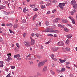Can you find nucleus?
Masks as SVG:
<instances>
[{
  "instance_id": "obj_1",
  "label": "nucleus",
  "mask_w": 77,
  "mask_h": 77,
  "mask_svg": "<svg viewBox=\"0 0 77 77\" xmlns=\"http://www.w3.org/2000/svg\"><path fill=\"white\" fill-rule=\"evenodd\" d=\"M24 45H25L26 47H30V42H26V41H25L23 42Z\"/></svg>"
},
{
  "instance_id": "obj_2",
  "label": "nucleus",
  "mask_w": 77,
  "mask_h": 77,
  "mask_svg": "<svg viewBox=\"0 0 77 77\" xmlns=\"http://www.w3.org/2000/svg\"><path fill=\"white\" fill-rule=\"evenodd\" d=\"M66 4V3H60L59 5V6L60 8H62Z\"/></svg>"
},
{
  "instance_id": "obj_3",
  "label": "nucleus",
  "mask_w": 77,
  "mask_h": 77,
  "mask_svg": "<svg viewBox=\"0 0 77 77\" xmlns=\"http://www.w3.org/2000/svg\"><path fill=\"white\" fill-rule=\"evenodd\" d=\"M44 64H45V63H44L43 62V61H42L38 64V66L39 68H41V67H42V66L44 65Z\"/></svg>"
},
{
  "instance_id": "obj_4",
  "label": "nucleus",
  "mask_w": 77,
  "mask_h": 77,
  "mask_svg": "<svg viewBox=\"0 0 77 77\" xmlns=\"http://www.w3.org/2000/svg\"><path fill=\"white\" fill-rule=\"evenodd\" d=\"M51 28H49L45 29V30L42 31V32H49L51 31Z\"/></svg>"
},
{
  "instance_id": "obj_5",
  "label": "nucleus",
  "mask_w": 77,
  "mask_h": 77,
  "mask_svg": "<svg viewBox=\"0 0 77 77\" xmlns=\"http://www.w3.org/2000/svg\"><path fill=\"white\" fill-rule=\"evenodd\" d=\"M31 45H33L34 44H35V41L31 38Z\"/></svg>"
},
{
  "instance_id": "obj_6",
  "label": "nucleus",
  "mask_w": 77,
  "mask_h": 77,
  "mask_svg": "<svg viewBox=\"0 0 77 77\" xmlns=\"http://www.w3.org/2000/svg\"><path fill=\"white\" fill-rule=\"evenodd\" d=\"M60 19V18H57L53 20L54 23H57L58 21Z\"/></svg>"
},
{
  "instance_id": "obj_7",
  "label": "nucleus",
  "mask_w": 77,
  "mask_h": 77,
  "mask_svg": "<svg viewBox=\"0 0 77 77\" xmlns=\"http://www.w3.org/2000/svg\"><path fill=\"white\" fill-rule=\"evenodd\" d=\"M63 43L61 42H59L57 44V45H64Z\"/></svg>"
},
{
  "instance_id": "obj_8",
  "label": "nucleus",
  "mask_w": 77,
  "mask_h": 77,
  "mask_svg": "<svg viewBox=\"0 0 77 77\" xmlns=\"http://www.w3.org/2000/svg\"><path fill=\"white\" fill-rule=\"evenodd\" d=\"M72 37V35L71 34H69L66 35V37L68 38V39H69L71 38V37Z\"/></svg>"
},
{
  "instance_id": "obj_9",
  "label": "nucleus",
  "mask_w": 77,
  "mask_h": 77,
  "mask_svg": "<svg viewBox=\"0 0 77 77\" xmlns=\"http://www.w3.org/2000/svg\"><path fill=\"white\" fill-rule=\"evenodd\" d=\"M8 56V58L10 60H12V58H11V57L10 56H11V54H7Z\"/></svg>"
},
{
  "instance_id": "obj_10",
  "label": "nucleus",
  "mask_w": 77,
  "mask_h": 77,
  "mask_svg": "<svg viewBox=\"0 0 77 77\" xmlns=\"http://www.w3.org/2000/svg\"><path fill=\"white\" fill-rule=\"evenodd\" d=\"M59 60H60V62H61V63H64L65 62H66V59H65L63 60H62L61 59H59Z\"/></svg>"
},
{
  "instance_id": "obj_11",
  "label": "nucleus",
  "mask_w": 77,
  "mask_h": 77,
  "mask_svg": "<svg viewBox=\"0 0 77 77\" xmlns=\"http://www.w3.org/2000/svg\"><path fill=\"white\" fill-rule=\"evenodd\" d=\"M58 50V48L57 47H54L53 49L52 50L53 51H56Z\"/></svg>"
},
{
  "instance_id": "obj_12",
  "label": "nucleus",
  "mask_w": 77,
  "mask_h": 77,
  "mask_svg": "<svg viewBox=\"0 0 77 77\" xmlns=\"http://www.w3.org/2000/svg\"><path fill=\"white\" fill-rule=\"evenodd\" d=\"M58 26L59 27H60V28H64V27H65V25H62L59 24H58Z\"/></svg>"
},
{
  "instance_id": "obj_13",
  "label": "nucleus",
  "mask_w": 77,
  "mask_h": 77,
  "mask_svg": "<svg viewBox=\"0 0 77 77\" xmlns=\"http://www.w3.org/2000/svg\"><path fill=\"white\" fill-rule=\"evenodd\" d=\"M75 3H76V2L74 0H72L71 2V4L72 5H74L75 4Z\"/></svg>"
},
{
  "instance_id": "obj_14",
  "label": "nucleus",
  "mask_w": 77,
  "mask_h": 77,
  "mask_svg": "<svg viewBox=\"0 0 77 77\" xmlns=\"http://www.w3.org/2000/svg\"><path fill=\"white\" fill-rule=\"evenodd\" d=\"M45 24L46 25V26H47L48 27L50 25H49V22H48V21L47 20L45 21Z\"/></svg>"
},
{
  "instance_id": "obj_15",
  "label": "nucleus",
  "mask_w": 77,
  "mask_h": 77,
  "mask_svg": "<svg viewBox=\"0 0 77 77\" xmlns=\"http://www.w3.org/2000/svg\"><path fill=\"white\" fill-rule=\"evenodd\" d=\"M5 8V6L3 5H0V10L1 9H3Z\"/></svg>"
},
{
  "instance_id": "obj_16",
  "label": "nucleus",
  "mask_w": 77,
  "mask_h": 77,
  "mask_svg": "<svg viewBox=\"0 0 77 77\" xmlns=\"http://www.w3.org/2000/svg\"><path fill=\"white\" fill-rule=\"evenodd\" d=\"M20 57V55L19 54L14 55V58H17V57Z\"/></svg>"
},
{
  "instance_id": "obj_17",
  "label": "nucleus",
  "mask_w": 77,
  "mask_h": 77,
  "mask_svg": "<svg viewBox=\"0 0 77 77\" xmlns=\"http://www.w3.org/2000/svg\"><path fill=\"white\" fill-rule=\"evenodd\" d=\"M30 6L31 8H33V9H34L35 8V5H30Z\"/></svg>"
},
{
  "instance_id": "obj_18",
  "label": "nucleus",
  "mask_w": 77,
  "mask_h": 77,
  "mask_svg": "<svg viewBox=\"0 0 77 77\" xmlns=\"http://www.w3.org/2000/svg\"><path fill=\"white\" fill-rule=\"evenodd\" d=\"M47 66H45L43 68V72H44L45 71L47 70Z\"/></svg>"
},
{
  "instance_id": "obj_19",
  "label": "nucleus",
  "mask_w": 77,
  "mask_h": 77,
  "mask_svg": "<svg viewBox=\"0 0 77 77\" xmlns=\"http://www.w3.org/2000/svg\"><path fill=\"white\" fill-rule=\"evenodd\" d=\"M62 23H66L68 22V21H67V20L63 19L62 20Z\"/></svg>"
},
{
  "instance_id": "obj_20",
  "label": "nucleus",
  "mask_w": 77,
  "mask_h": 77,
  "mask_svg": "<svg viewBox=\"0 0 77 77\" xmlns=\"http://www.w3.org/2000/svg\"><path fill=\"white\" fill-rule=\"evenodd\" d=\"M17 27H18V24H15L13 26L14 29H16V28H17Z\"/></svg>"
},
{
  "instance_id": "obj_21",
  "label": "nucleus",
  "mask_w": 77,
  "mask_h": 77,
  "mask_svg": "<svg viewBox=\"0 0 77 77\" xmlns=\"http://www.w3.org/2000/svg\"><path fill=\"white\" fill-rule=\"evenodd\" d=\"M41 7L42 9H44L45 8V6L44 5H42L41 6Z\"/></svg>"
},
{
  "instance_id": "obj_22",
  "label": "nucleus",
  "mask_w": 77,
  "mask_h": 77,
  "mask_svg": "<svg viewBox=\"0 0 77 77\" xmlns=\"http://www.w3.org/2000/svg\"><path fill=\"white\" fill-rule=\"evenodd\" d=\"M73 6L74 8V9L77 8V4H75L73 5Z\"/></svg>"
},
{
  "instance_id": "obj_23",
  "label": "nucleus",
  "mask_w": 77,
  "mask_h": 77,
  "mask_svg": "<svg viewBox=\"0 0 77 77\" xmlns=\"http://www.w3.org/2000/svg\"><path fill=\"white\" fill-rule=\"evenodd\" d=\"M75 12H76V11L75 10H73V11L72 10L71 11V13H72L71 14L72 15V14H74V13H75Z\"/></svg>"
},
{
  "instance_id": "obj_24",
  "label": "nucleus",
  "mask_w": 77,
  "mask_h": 77,
  "mask_svg": "<svg viewBox=\"0 0 77 77\" xmlns=\"http://www.w3.org/2000/svg\"><path fill=\"white\" fill-rule=\"evenodd\" d=\"M26 11H27V9L26 10V8H25L23 10V12L24 13H26Z\"/></svg>"
},
{
  "instance_id": "obj_25",
  "label": "nucleus",
  "mask_w": 77,
  "mask_h": 77,
  "mask_svg": "<svg viewBox=\"0 0 77 77\" xmlns=\"http://www.w3.org/2000/svg\"><path fill=\"white\" fill-rule=\"evenodd\" d=\"M65 49L67 51H70V49L69 48L66 47Z\"/></svg>"
},
{
  "instance_id": "obj_26",
  "label": "nucleus",
  "mask_w": 77,
  "mask_h": 77,
  "mask_svg": "<svg viewBox=\"0 0 77 77\" xmlns=\"http://www.w3.org/2000/svg\"><path fill=\"white\" fill-rule=\"evenodd\" d=\"M64 31L65 32H69V29H68L66 28H64Z\"/></svg>"
},
{
  "instance_id": "obj_27",
  "label": "nucleus",
  "mask_w": 77,
  "mask_h": 77,
  "mask_svg": "<svg viewBox=\"0 0 77 77\" xmlns=\"http://www.w3.org/2000/svg\"><path fill=\"white\" fill-rule=\"evenodd\" d=\"M41 22L40 21H37V24H38V25H39V26H41Z\"/></svg>"
},
{
  "instance_id": "obj_28",
  "label": "nucleus",
  "mask_w": 77,
  "mask_h": 77,
  "mask_svg": "<svg viewBox=\"0 0 77 77\" xmlns=\"http://www.w3.org/2000/svg\"><path fill=\"white\" fill-rule=\"evenodd\" d=\"M6 25L7 26H12L13 25H12V24L9 23H7L6 24Z\"/></svg>"
},
{
  "instance_id": "obj_29",
  "label": "nucleus",
  "mask_w": 77,
  "mask_h": 77,
  "mask_svg": "<svg viewBox=\"0 0 77 77\" xmlns=\"http://www.w3.org/2000/svg\"><path fill=\"white\" fill-rule=\"evenodd\" d=\"M51 74H52V75H54L55 74V73H54V72L53 71V70H51Z\"/></svg>"
},
{
  "instance_id": "obj_30",
  "label": "nucleus",
  "mask_w": 77,
  "mask_h": 77,
  "mask_svg": "<svg viewBox=\"0 0 77 77\" xmlns=\"http://www.w3.org/2000/svg\"><path fill=\"white\" fill-rule=\"evenodd\" d=\"M37 76H40V75H41V73H39V72H37Z\"/></svg>"
},
{
  "instance_id": "obj_31",
  "label": "nucleus",
  "mask_w": 77,
  "mask_h": 77,
  "mask_svg": "<svg viewBox=\"0 0 77 77\" xmlns=\"http://www.w3.org/2000/svg\"><path fill=\"white\" fill-rule=\"evenodd\" d=\"M37 57L38 59H41L42 58V57L41 55H37Z\"/></svg>"
},
{
  "instance_id": "obj_32",
  "label": "nucleus",
  "mask_w": 77,
  "mask_h": 77,
  "mask_svg": "<svg viewBox=\"0 0 77 77\" xmlns=\"http://www.w3.org/2000/svg\"><path fill=\"white\" fill-rule=\"evenodd\" d=\"M36 17H37V14H35L34 16V17H33V20H35Z\"/></svg>"
},
{
  "instance_id": "obj_33",
  "label": "nucleus",
  "mask_w": 77,
  "mask_h": 77,
  "mask_svg": "<svg viewBox=\"0 0 77 77\" xmlns=\"http://www.w3.org/2000/svg\"><path fill=\"white\" fill-rule=\"evenodd\" d=\"M51 5V3H49L46 5V6H50Z\"/></svg>"
},
{
  "instance_id": "obj_34",
  "label": "nucleus",
  "mask_w": 77,
  "mask_h": 77,
  "mask_svg": "<svg viewBox=\"0 0 77 77\" xmlns=\"http://www.w3.org/2000/svg\"><path fill=\"white\" fill-rule=\"evenodd\" d=\"M29 63H30V65H33V61H29Z\"/></svg>"
},
{
  "instance_id": "obj_35",
  "label": "nucleus",
  "mask_w": 77,
  "mask_h": 77,
  "mask_svg": "<svg viewBox=\"0 0 77 77\" xmlns=\"http://www.w3.org/2000/svg\"><path fill=\"white\" fill-rule=\"evenodd\" d=\"M52 66L53 67H55L56 66V65L55 63L52 64Z\"/></svg>"
},
{
  "instance_id": "obj_36",
  "label": "nucleus",
  "mask_w": 77,
  "mask_h": 77,
  "mask_svg": "<svg viewBox=\"0 0 77 77\" xmlns=\"http://www.w3.org/2000/svg\"><path fill=\"white\" fill-rule=\"evenodd\" d=\"M51 57L52 59H53V57H54V55L53 54L51 55Z\"/></svg>"
},
{
  "instance_id": "obj_37",
  "label": "nucleus",
  "mask_w": 77,
  "mask_h": 77,
  "mask_svg": "<svg viewBox=\"0 0 77 77\" xmlns=\"http://www.w3.org/2000/svg\"><path fill=\"white\" fill-rule=\"evenodd\" d=\"M33 30H38V28H33Z\"/></svg>"
},
{
  "instance_id": "obj_38",
  "label": "nucleus",
  "mask_w": 77,
  "mask_h": 77,
  "mask_svg": "<svg viewBox=\"0 0 77 77\" xmlns=\"http://www.w3.org/2000/svg\"><path fill=\"white\" fill-rule=\"evenodd\" d=\"M51 42V41L50 40L49 41H48V42L45 43V44H50V43Z\"/></svg>"
},
{
  "instance_id": "obj_39",
  "label": "nucleus",
  "mask_w": 77,
  "mask_h": 77,
  "mask_svg": "<svg viewBox=\"0 0 77 77\" xmlns=\"http://www.w3.org/2000/svg\"><path fill=\"white\" fill-rule=\"evenodd\" d=\"M32 60H34V59H36V57L35 56H33L32 58Z\"/></svg>"
},
{
  "instance_id": "obj_40",
  "label": "nucleus",
  "mask_w": 77,
  "mask_h": 77,
  "mask_svg": "<svg viewBox=\"0 0 77 77\" xmlns=\"http://www.w3.org/2000/svg\"><path fill=\"white\" fill-rule=\"evenodd\" d=\"M3 63H4L3 61H0V64H1V65H3Z\"/></svg>"
},
{
  "instance_id": "obj_41",
  "label": "nucleus",
  "mask_w": 77,
  "mask_h": 77,
  "mask_svg": "<svg viewBox=\"0 0 77 77\" xmlns=\"http://www.w3.org/2000/svg\"><path fill=\"white\" fill-rule=\"evenodd\" d=\"M11 66V68L13 69H15V66Z\"/></svg>"
},
{
  "instance_id": "obj_42",
  "label": "nucleus",
  "mask_w": 77,
  "mask_h": 77,
  "mask_svg": "<svg viewBox=\"0 0 77 77\" xmlns=\"http://www.w3.org/2000/svg\"><path fill=\"white\" fill-rule=\"evenodd\" d=\"M52 32H53L54 33H56V30H52L51 31Z\"/></svg>"
},
{
  "instance_id": "obj_43",
  "label": "nucleus",
  "mask_w": 77,
  "mask_h": 77,
  "mask_svg": "<svg viewBox=\"0 0 77 77\" xmlns=\"http://www.w3.org/2000/svg\"><path fill=\"white\" fill-rule=\"evenodd\" d=\"M69 41L68 40H67L66 42V44H68V43L69 42Z\"/></svg>"
},
{
  "instance_id": "obj_44",
  "label": "nucleus",
  "mask_w": 77,
  "mask_h": 77,
  "mask_svg": "<svg viewBox=\"0 0 77 77\" xmlns=\"http://www.w3.org/2000/svg\"><path fill=\"white\" fill-rule=\"evenodd\" d=\"M33 11H38V9L36 8H35L33 9Z\"/></svg>"
},
{
  "instance_id": "obj_45",
  "label": "nucleus",
  "mask_w": 77,
  "mask_h": 77,
  "mask_svg": "<svg viewBox=\"0 0 77 77\" xmlns=\"http://www.w3.org/2000/svg\"><path fill=\"white\" fill-rule=\"evenodd\" d=\"M69 18L70 19V20H71L72 21L73 20H74V19L73 18H72V17H69Z\"/></svg>"
},
{
  "instance_id": "obj_46",
  "label": "nucleus",
  "mask_w": 77,
  "mask_h": 77,
  "mask_svg": "<svg viewBox=\"0 0 77 77\" xmlns=\"http://www.w3.org/2000/svg\"><path fill=\"white\" fill-rule=\"evenodd\" d=\"M73 24H75V20H74V19L72 21Z\"/></svg>"
},
{
  "instance_id": "obj_47",
  "label": "nucleus",
  "mask_w": 77,
  "mask_h": 77,
  "mask_svg": "<svg viewBox=\"0 0 77 77\" xmlns=\"http://www.w3.org/2000/svg\"><path fill=\"white\" fill-rule=\"evenodd\" d=\"M62 71H65V68H63L61 69Z\"/></svg>"
},
{
  "instance_id": "obj_48",
  "label": "nucleus",
  "mask_w": 77,
  "mask_h": 77,
  "mask_svg": "<svg viewBox=\"0 0 77 77\" xmlns=\"http://www.w3.org/2000/svg\"><path fill=\"white\" fill-rule=\"evenodd\" d=\"M4 18L5 20H8V16H5Z\"/></svg>"
},
{
  "instance_id": "obj_49",
  "label": "nucleus",
  "mask_w": 77,
  "mask_h": 77,
  "mask_svg": "<svg viewBox=\"0 0 77 77\" xmlns=\"http://www.w3.org/2000/svg\"><path fill=\"white\" fill-rule=\"evenodd\" d=\"M47 62V60H45L43 61V62L44 63H45V62Z\"/></svg>"
},
{
  "instance_id": "obj_50",
  "label": "nucleus",
  "mask_w": 77,
  "mask_h": 77,
  "mask_svg": "<svg viewBox=\"0 0 77 77\" xmlns=\"http://www.w3.org/2000/svg\"><path fill=\"white\" fill-rule=\"evenodd\" d=\"M43 3H44V2L43 1H42L39 2V4L40 5H42V4H43Z\"/></svg>"
},
{
  "instance_id": "obj_51",
  "label": "nucleus",
  "mask_w": 77,
  "mask_h": 77,
  "mask_svg": "<svg viewBox=\"0 0 77 77\" xmlns=\"http://www.w3.org/2000/svg\"><path fill=\"white\" fill-rule=\"evenodd\" d=\"M5 60L6 61V62H9V61L10 60L9 59V58H7L6 59H5Z\"/></svg>"
},
{
  "instance_id": "obj_52",
  "label": "nucleus",
  "mask_w": 77,
  "mask_h": 77,
  "mask_svg": "<svg viewBox=\"0 0 77 77\" xmlns=\"http://www.w3.org/2000/svg\"><path fill=\"white\" fill-rule=\"evenodd\" d=\"M18 48H20V46L19 45V44L17 43L16 44Z\"/></svg>"
},
{
  "instance_id": "obj_53",
  "label": "nucleus",
  "mask_w": 77,
  "mask_h": 77,
  "mask_svg": "<svg viewBox=\"0 0 77 77\" xmlns=\"http://www.w3.org/2000/svg\"><path fill=\"white\" fill-rule=\"evenodd\" d=\"M22 23H26V20H23L22 21Z\"/></svg>"
},
{
  "instance_id": "obj_54",
  "label": "nucleus",
  "mask_w": 77,
  "mask_h": 77,
  "mask_svg": "<svg viewBox=\"0 0 77 77\" xmlns=\"http://www.w3.org/2000/svg\"><path fill=\"white\" fill-rule=\"evenodd\" d=\"M35 35L37 37H39V34H38V33H36Z\"/></svg>"
},
{
  "instance_id": "obj_55",
  "label": "nucleus",
  "mask_w": 77,
  "mask_h": 77,
  "mask_svg": "<svg viewBox=\"0 0 77 77\" xmlns=\"http://www.w3.org/2000/svg\"><path fill=\"white\" fill-rule=\"evenodd\" d=\"M9 30L10 32L11 33H14V32H13V31L11 30V29H10Z\"/></svg>"
},
{
  "instance_id": "obj_56",
  "label": "nucleus",
  "mask_w": 77,
  "mask_h": 77,
  "mask_svg": "<svg viewBox=\"0 0 77 77\" xmlns=\"http://www.w3.org/2000/svg\"><path fill=\"white\" fill-rule=\"evenodd\" d=\"M11 73H9L7 76L6 77H10L11 76Z\"/></svg>"
},
{
  "instance_id": "obj_57",
  "label": "nucleus",
  "mask_w": 77,
  "mask_h": 77,
  "mask_svg": "<svg viewBox=\"0 0 77 77\" xmlns=\"http://www.w3.org/2000/svg\"><path fill=\"white\" fill-rule=\"evenodd\" d=\"M48 36H53V35L52 34H50V35H48Z\"/></svg>"
},
{
  "instance_id": "obj_58",
  "label": "nucleus",
  "mask_w": 77,
  "mask_h": 77,
  "mask_svg": "<svg viewBox=\"0 0 77 77\" xmlns=\"http://www.w3.org/2000/svg\"><path fill=\"white\" fill-rule=\"evenodd\" d=\"M3 66H4L3 64H0V68H2V67H3Z\"/></svg>"
},
{
  "instance_id": "obj_59",
  "label": "nucleus",
  "mask_w": 77,
  "mask_h": 77,
  "mask_svg": "<svg viewBox=\"0 0 77 77\" xmlns=\"http://www.w3.org/2000/svg\"><path fill=\"white\" fill-rule=\"evenodd\" d=\"M26 33H25L23 34V37H24V38L26 36Z\"/></svg>"
},
{
  "instance_id": "obj_60",
  "label": "nucleus",
  "mask_w": 77,
  "mask_h": 77,
  "mask_svg": "<svg viewBox=\"0 0 77 77\" xmlns=\"http://www.w3.org/2000/svg\"><path fill=\"white\" fill-rule=\"evenodd\" d=\"M56 11V9H54V10L52 11L53 13H54Z\"/></svg>"
},
{
  "instance_id": "obj_61",
  "label": "nucleus",
  "mask_w": 77,
  "mask_h": 77,
  "mask_svg": "<svg viewBox=\"0 0 77 77\" xmlns=\"http://www.w3.org/2000/svg\"><path fill=\"white\" fill-rule=\"evenodd\" d=\"M66 65H69V62H66Z\"/></svg>"
},
{
  "instance_id": "obj_62",
  "label": "nucleus",
  "mask_w": 77,
  "mask_h": 77,
  "mask_svg": "<svg viewBox=\"0 0 77 77\" xmlns=\"http://www.w3.org/2000/svg\"><path fill=\"white\" fill-rule=\"evenodd\" d=\"M50 11H48L47 13V14H50Z\"/></svg>"
},
{
  "instance_id": "obj_63",
  "label": "nucleus",
  "mask_w": 77,
  "mask_h": 77,
  "mask_svg": "<svg viewBox=\"0 0 77 77\" xmlns=\"http://www.w3.org/2000/svg\"><path fill=\"white\" fill-rule=\"evenodd\" d=\"M3 13L4 14H7V12L6 11H4L3 12Z\"/></svg>"
},
{
  "instance_id": "obj_64",
  "label": "nucleus",
  "mask_w": 77,
  "mask_h": 77,
  "mask_svg": "<svg viewBox=\"0 0 77 77\" xmlns=\"http://www.w3.org/2000/svg\"><path fill=\"white\" fill-rule=\"evenodd\" d=\"M30 77H38V76H37V75L32 76H30Z\"/></svg>"
}]
</instances>
